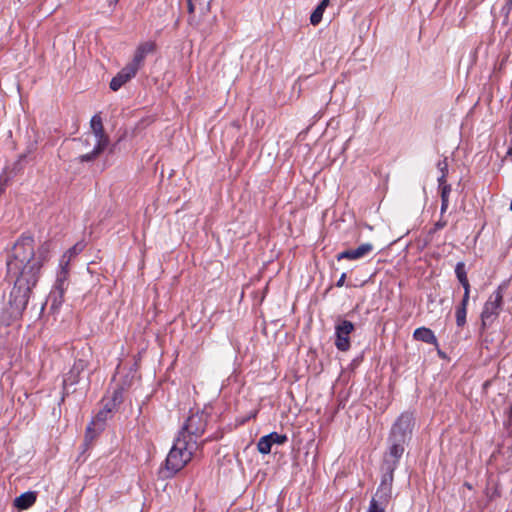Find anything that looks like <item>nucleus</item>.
Returning a JSON list of instances; mask_svg holds the SVG:
<instances>
[{"mask_svg":"<svg viewBox=\"0 0 512 512\" xmlns=\"http://www.w3.org/2000/svg\"><path fill=\"white\" fill-rule=\"evenodd\" d=\"M52 243L45 241L35 249L31 236H22L15 243L12 256L7 262L8 275L14 280L7 304L4 308L8 323L22 317L33 288L36 286L43 265L49 260Z\"/></svg>","mask_w":512,"mask_h":512,"instance_id":"f257e3e1","label":"nucleus"},{"mask_svg":"<svg viewBox=\"0 0 512 512\" xmlns=\"http://www.w3.org/2000/svg\"><path fill=\"white\" fill-rule=\"evenodd\" d=\"M195 447L196 442L187 439L184 433L175 440L165 460L167 476L174 475L191 460Z\"/></svg>","mask_w":512,"mask_h":512,"instance_id":"f03ea898","label":"nucleus"},{"mask_svg":"<svg viewBox=\"0 0 512 512\" xmlns=\"http://www.w3.org/2000/svg\"><path fill=\"white\" fill-rule=\"evenodd\" d=\"M87 140H94V149L79 157L80 162H89L97 158L108 146L109 138L104 132L102 118L96 114L90 120V131Z\"/></svg>","mask_w":512,"mask_h":512,"instance_id":"7ed1b4c3","label":"nucleus"},{"mask_svg":"<svg viewBox=\"0 0 512 512\" xmlns=\"http://www.w3.org/2000/svg\"><path fill=\"white\" fill-rule=\"evenodd\" d=\"M393 474L384 477L375 495L372 497L367 512H385V507L392 494Z\"/></svg>","mask_w":512,"mask_h":512,"instance_id":"20e7f679","label":"nucleus"},{"mask_svg":"<svg viewBox=\"0 0 512 512\" xmlns=\"http://www.w3.org/2000/svg\"><path fill=\"white\" fill-rule=\"evenodd\" d=\"M503 291V286H498L485 302L481 312V321L483 326L491 324L497 318L502 308Z\"/></svg>","mask_w":512,"mask_h":512,"instance_id":"39448f33","label":"nucleus"},{"mask_svg":"<svg viewBox=\"0 0 512 512\" xmlns=\"http://www.w3.org/2000/svg\"><path fill=\"white\" fill-rule=\"evenodd\" d=\"M119 393L115 392L112 404L106 403L104 407L95 415L92 419L91 423L87 426L86 429V439L92 441L97 434L103 430L105 421L110 416L112 410L116 406V401L119 399Z\"/></svg>","mask_w":512,"mask_h":512,"instance_id":"423d86ee","label":"nucleus"},{"mask_svg":"<svg viewBox=\"0 0 512 512\" xmlns=\"http://www.w3.org/2000/svg\"><path fill=\"white\" fill-rule=\"evenodd\" d=\"M413 425L414 419L412 414L402 413L391 429L390 439L407 442L411 437Z\"/></svg>","mask_w":512,"mask_h":512,"instance_id":"0eeeda50","label":"nucleus"},{"mask_svg":"<svg viewBox=\"0 0 512 512\" xmlns=\"http://www.w3.org/2000/svg\"><path fill=\"white\" fill-rule=\"evenodd\" d=\"M354 330V324L348 320H339L335 326V346L340 351L350 349V334Z\"/></svg>","mask_w":512,"mask_h":512,"instance_id":"6e6552de","label":"nucleus"},{"mask_svg":"<svg viewBox=\"0 0 512 512\" xmlns=\"http://www.w3.org/2000/svg\"><path fill=\"white\" fill-rule=\"evenodd\" d=\"M206 423V415L203 412L191 413L183 425V431L189 437L201 435L205 430Z\"/></svg>","mask_w":512,"mask_h":512,"instance_id":"1a4fd4ad","label":"nucleus"},{"mask_svg":"<svg viewBox=\"0 0 512 512\" xmlns=\"http://www.w3.org/2000/svg\"><path fill=\"white\" fill-rule=\"evenodd\" d=\"M156 51V43L152 40L141 42L137 45L132 60L129 62L136 70L144 65L145 58Z\"/></svg>","mask_w":512,"mask_h":512,"instance_id":"9d476101","label":"nucleus"},{"mask_svg":"<svg viewBox=\"0 0 512 512\" xmlns=\"http://www.w3.org/2000/svg\"><path fill=\"white\" fill-rule=\"evenodd\" d=\"M70 265L59 262L58 270L56 273V279L54 283V290L58 293L59 297L62 299L65 292L69 286V273H70Z\"/></svg>","mask_w":512,"mask_h":512,"instance_id":"9b49d317","label":"nucleus"},{"mask_svg":"<svg viewBox=\"0 0 512 512\" xmlns=\"http://www.w3.org/2000/svg\"><path fill=\"white\" fill-rule=\"evenodd\" d=\"M133 66L127 63L110 81V88L113 91L119 90L125 83L131 80L137 74Z\"/></svg>","mask_w":512,"mask_h":512,"instance_id":"f8f14e48","label":"nucleus"},{"mask_svg":"<svg viewBox=\"0 0 512 512\" xmlns=\"http://www.w3.org/2000/svg\"><path fill=\"white\" fill-rule=\"evenodd\" d=\"M374 247L371 243H363L355 249L345 250L337 255V260L349 259L356 260L363 258L373 251Z\"/></svg>","mask_w":512,"mask_h":512,"instance_id":"ddd939ff","label":"nucleus"},{"mask_svg":"<svg viewBox=\"0 0 512 512\" xmlns=\"http://www.w3.org/2000/svg\"><path fill=\"white\" fill-rule=\"evenodd\" d=\"M86 367L87 365L84 360H76L70 371L65 375L63 379L64 388L77 384L80 379V374L86 369Z\"/></svg>","mask_w":512,"mask_h":512,"instance_id":"4468645a","label":"nucleus"},{"mask_svg":"<svg viewBox=\"0 0 512 512\" xmlns=\"http://www.w3.org/2000/svg\"><path fill=\"white\" fill-rule=\"evenodd\" d=\"M212 0H187L188 12L190 14L198 13L200 16H205L210 12Z\"/></svg>","mask_w":512,"mask_h":512,"instance_id":"2eb2a0df","label":"nucleus"},{"mask_svg":"<svg viewBox=\"0 0 512 512\" xmlns=\"http://www.w3.org/2000/svg\"><path fill=\"white\" fill-rule=\"evenodd\" d=\"M36 502V493L29 491L14 499V506L20 510L30 508Z\"/></svg>","mask_w":512,"mask_h":512,"instance_id":"dca6fc26","label":"nucleus"},{"mask_svg":"<svg viewBox=\"0 0 512 512\" xmlns=\"http://www.w3.org/2000/svg\"><path fill=\"white\" fill-rule=\"evenodd\" d=\"M413 336L418 341H422V342H425L428 344L437 345L436 336L434 335L433 331L429 328H426V327L417 328L414 331Z\"/></svg>","mask_w":512,"mask_h":512,"instance_id":"f3484780","label":"nucleus"},{"mask_svg":"<svg viewBox=\"0 0 512 512\" xmlns=\"http://www.w3.org/2000/svg\"><path fill=\"white\" fill-rule=\"evenodd\" d=\"M389 441L391 443L390 448H389V455L394 458V464H396L398 462V460L401 458V456L403 455L404 445L407 442L395 441L394 439H390V438H389Z\"/></svg>","mask_w":512,"mask_h":512,"instance_id":"a211bd4d","label":"nucleus"},{"mask_svg":"<svg viewBox=\"0 0 512 512\" xmlns=\"http://www.w3.org/2000/svg\"><path fill=\"white\" fill-rule=\"evenodd\" d=\"M330 0H322L310 16V23L314 26L318 25L323 17L325 9L328 7Z\"/></svg>","mask_w":512,"mask_h":512,"instance_id":"6ab92c4d","label":"nucleus"},{"mask_svg":"<svg viewBox=\"0 0 512 512\" xmlns=\"http://www.w3.org/2000/svg\"><path fill=\"white\" fill-rule=\"evenodd\" d=\"M84 248L82 243H76L74 246L69 248L60 258L59 262L64 263V265L69 264L71 260L76 257Z\"/></svg>","mask_w":512,"mask_h":512,"instance_id":"aec40b11","label":"nucleus"},{"mask_svg":"<svg viewBox=\"0 0 512 512\" xmlns=\"http://www.w3.org/2000/svg\"><path fill=\"white\" fill-rule=\"evenodd\" d=\"M258 451L261 454H269L271 452L272 443L267 435L262 436L257 443Z\"/></svg>","mask_w":512,"mask_h":512,"instance_id":"412c9836","label":"nucleus"},{"mask_svg":"<svg viewBox=\"0 0 512 512\" xmlns=\"http://www.w3.org/2000/svg\"><path fill=\"white\" fill-rule=\"evenodd\" d=\"M267 436L270 439L272 444L282 445L288 440V438L285 434H279L277 432H272V433L268 434Z\"/></svg>","mask_w":512,"mask_h":512,"instance_id":"4be33fe9","label":"nucleus"},{"mask_svg":"<svg viewBox=\"0 0 512 512\" xmlns=\"http://www.w3.org/2000/svg\"><path fill=\"white\" fill-rule=\"evenodd\" d=\"M466 313L467 308L465 307H458L456 310V323L459 327L464 326L466 323Z\"/></svg>","mask_w":512,"mask_h":512,"instance_id":"5701e85b","label":"nucleus"},{"mask_svg":"<svg viewBox=\"0 0 512 512\" xmlns=\"http://www.w3.org/2000/svg\"><path fill=\"white\" fill-rule=\"evenodd\" d=\"M455 273H456V276H457V279L459 280V282L468 280L467 274L465 271V264L463 262H458L456 264Z\"/></svg>","mask_w":512,"mask_h":512,"instance_id":"b1692460","label":"nucleus"},{"mask_svg":"<svg viewBox=\"0 0 512 512\" xmlns=\"http://www.w3.org/2000/svg\"><path fill=\"white\" fill-rule=\"evenodd\" d=\"M82 145L84 146V148L86 149H89L91 148L90 151H92L94 149V140H87V133L84 135V137L80 140Z\"/></svg>","mask_w":512,"mask_h":512,"instance_id":"393cba45","label":"nucleus"},{"mask_svg":"<svg viewBox=\"0 0 512 512\" xmlns=\"http://www.w3.org/2000/svg\"><path fill=\"white\" fill-rule=\"evenodd\" d=\"M440 189H441V200H443V199H448L449 200V194L451 192V186L450 185L443 186V187H440Z\"/></svg>","mask_w":512,"mask_h":512,"instance_id":"a878e982","label":"nucleus"},{"mask_svg":"<svg viewBox=\"0 0 512 512\" xmlns=\"http://www.w3.org/2000/svg\"><path fill=\"white\" fill-rule=\"evenodd\" d=\"M438 168L441 171V174H448V162L447 159H444L442 161H439Z\"/></svg>","mask_w":512,"mask_h":512,"instance_id":"bb28decb","label":"nucleus"},{"mask_svg":"<svg viewBox=\"0 0 512 512\" xmlns=\"http://www.w3.org/2000/svg\"><path fill=\"white\" fill-rule=\"evenodd\" d=\"M446 177H447V174H441V176L438 178V183H439V187H443V186H447L448 184L446 183Z\"/></svg>","mask_w":512,"mask_h":512,"instance_id":"cd10ccee","label":"nucleus"},{"mask_svg":"<svg viewBox=\"0 0 512 512\" xmlns=\"http://www.w3.org/2000/svg\"><path fill=\"white\" fill-rule=\"evenodd\" d=\"M469 295H470V293H467V294H466V293H464V295H463V299H462L461 304H460V306H459V307H465V308H467L468 301H469Z\"/></svg>","mask_w":512,"mask_h":512,"instance_id":"c85d7f7f","label":"nucleus"},{"mask_svg":"<svg viewBox=\"0 0 512 512\" xmlns=\"http://www.w3.org/2000/svg\"><path fill=\"white\" fill-rule=\"evenodd\" d=\"M441 213L443 214L447 208H448V204H449V200L448 199H443L441 200Z\"/></svg>","mask_w":512,"mask_h":512,"instance_id":"c756f323","label":"nucleus"},{"mask_svg":"<svg viewBox=\"0 0 512 512\" xmlns=\"http://www.w3.org/2000/svg\"><path fill=\"white\" fill-rule=\"evenodd\" d=\"M461 285L463 286L464 288V293H470V284H469V281L468 280H465V281H462L460 282Z\"/></svg>","mask_w":512,"mask_h":512,"instance_id":"7c9ffc66","label":"nucleus"},{"mask_svg":"<svg viewBox=\"0 0 512 512\" xmlns=\"http://www.w3.org/2000/svg\"><path fill=\"white\" fill-rule=\"evenodd\" d=\"M345 277H346V275H345V274H342V276L340 277V279H339V280H338V282H337V286H339V287H340V286H342V285H343L344 280H345Z\"/></svg>","mask_w":512,"mask_h":512,"instance_id":"2f4dec72","label":"nucleus"},{"mask_svg":"<svg viewBox=\"0 0 512 512\" xmlns=\"http://www.w3.org/2000/svg\"><path fill=\"white\" fill-rule=\"evenodd\" d=\"M445 225H446V223H445V222H440V221H439V222H437V223H436V225H435V226H436V229H441V228H443Z\"/></svg>","mask_w":512,"mask_h":512,"instance_id":"473e14b6","label":"nucleus"},{"mask_svg":"<svg viewBox=\"0 0 512 512\" xmlns=\"http://www.w3.org/2000/svg\"><path fill=\"white\" fill-rule=\"evenodd\" d=\"M110 1H111V3L116 4L119 0H110Z\"/></svg>","mask_w":512,"mask_h":512,"instance_id":"72a5a7b5","label":"nucleus"}]
</instances>
